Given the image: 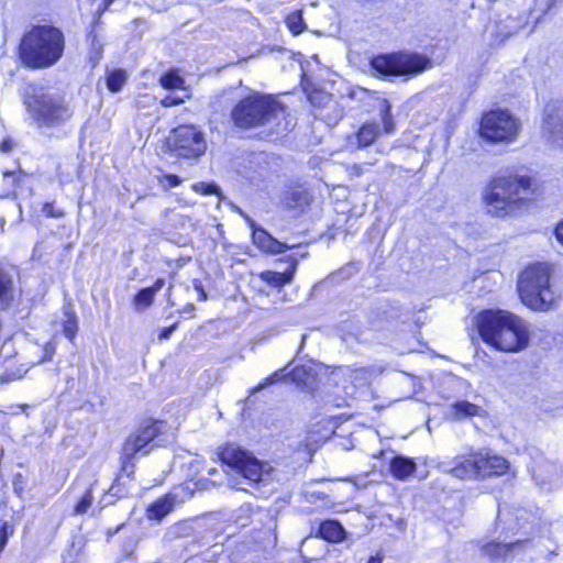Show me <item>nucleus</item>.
<instances>
[{
	"instance_id": "nucleus-1",
	"label": "nucleus",
	"mask_w": 563,
	"mask_h": 563,
	"mask_svg": "<svg viewBox=\"0 0 563 563\" xmlns=\"http://www.w3.org/2000/svg\"><path fill=\"white\" fill-rule=\"evenodd\" d=\"M477 328L485 343L503 352H518L528 346L525 320L506 310H486L478 314Z\"/></svg>"
},
{
	"instance_id": "nucleus-2",
	"label": "nucleus",
	"mask_w": 563,
	"mask_h": 563,
	"mask_svg": "<svg viewBox=\"0 0 563 563\" xmlns=\"http://www.w3.org/2000/svg\"><path fill=\"white\" fill-rule=\"evenodd\" d=\"M65 36L53 25H35L27 31L19 44V58L26 68L46 69L63 57Z\"/></svg>"
},
{
	"instance_id": "nucleus-3",
	"label": "nucleus",
	"mask_w": 563,
	"mask_h": 563,
	"mask_svg": "<svg viewBox=\"0 0 563 563\" xmlns=\"http://www.w3.org/2000/svg\"><path fill=\"white\" fill-rule=\"evenodd\" d=\"M24 106L32 124L40 130L63 126L74 114L63 95L44 88H33L25 96Z\"/></svg>"
},
{
	"instance_id": "nucleus-4",
	"label": "nucleus",
	"mask_w": 563,
	"mask_h": 563,
	"mask_svg": "<svg viewBox=\"0 0 563 563\" xmlns=\"http://www.w3.org/2000/svg\"><path fill=\"white\" fill-rule=\"evenodd\" d=\"M531 184L528 176L494 178L484 195L488 213L498 218L512 213L518 205L529 199Z\"/></svg>"
},
{
	"instance_id": "nucleus-5",
	"label": "nucleus",
	"mask_w": 563,
	"mask_h": 563,
	"mask_svg": "<svg viewBox=\"0 0 563 563\" xmlns=\"http://www.w3.org/2000/svg\"><path fill=\"white\" fill-rule=\"evenodd\" d=\"M286 108L275 97L254 93L243 98L232 110L234 124L250 129L266 124L279 125Z\"/></svg>"
},
{
	"instance_id": "nucleus-6",
	"label": "nucleus",
	"mask_w": 563,
	"mask_h": 563,
	"mask_svg": "<svg viewBox=\"0 0 563 563\" xmlns=\"http://www.w3.org/2000/svg\"><path fill=\"white\" fill-rule=\"evenodd\" d=\"M165 426L163 421L147 419L144 420L125 440L122 446L121 453V468L120 473L117 475L115 485H113L110 489L114 490V494H119V489H117V485L121 482L125 484L123 481L124 477L131 479L134 474L135 465L133 463L136 454H148L155 444L154 440L162 433V429Z\"/></svg>"
},
{
	"instance_id": "nucleus-7",
	"label": "nucleus",
	"mask_w": 563,
	"mask_h": 563,
	"mask_svg": "<svg viewBox=\"0 0 563 563\" xmlns=\"http://www.w3.org/2000/svg\"><path fill=\"white\" fill-rule=\"evenodd\" d=\"M550 268L538 263L528 266L518 280L521 301L533 310H548L555 301L554 292L549 284Z\"/></svg>"
},
{
	"instance_id": "nucleus-8",
	"label": "nucleus",
	"mask_w": 563,
	"mask_h": 563,
	"mask_svg": "<svg viewBox=\"0 0 563 563\" xmlns=\"http://www.w3.org/2000/svg\"><path fill=\"white\" fill-rule=\"evenodd\" d=\"M223 464L234 470L250 486L267 485L273 478V468L252 453L235 444H228L219 452Z\"/></svg>"
},
{
	"instance_id": "nucleus-9",
	"label": "nucleus",
	"mask_w": 563,
	"mask_h": 563,
	"mask_svg": "<svg viewBox=\"0 0 563 563\" xmlns=\"http://www.w3.org/2000/svg\"><path fill=\"white\" fill-rule=\"evenodd\" d=\"M431 65L427 56L418 53L378 55L371 60L372 68L383 76L417 75Z\"/></svg>"
},
{
	"instance_id": "nucleus-10",
	"label": "nucleus",
	"mask_w": 563,
	"mask_h": 563,
	"mask_svg": "<svg viewBox=\"0 0 563 563\" xmlns=\"http://www.w3.org/2000/svg\"><path fill=\"white\" fill-rule=\"evenodd\" d=\"M521 130L520 121L505 110H493L481 121L479 132L483 139L493 143H511Z\"/></svg>"
},
{
	"instance_id": "nucleus-11",
	"label": "nucleus",
	"mask_w": 563,
	"mask_h": 563,
	"mask_svg": "<svg viewBox=\"0 0 563 563\" xmlns=\"http://www.w3.org/2000/svg\"><path fill=\"white\" fill-rule=\"evenodd\" d=\"M168 144L178 157L197 158L206 151L203 135L192 125H180L173 131Z\"/></svg>"
},
{
	"instance_id": "nucleus-12",
	"label": "nucleus",
	"mask_w": 563,
	"mask_h": 563,
	"mask_svg": "<svg viewBox=\"0 0 563 563\" xmlns=\"http://www.w3.org/2000/svg\"><path fill=\"white\" fill-rule=\"evenodd\" d=\"M482 450L439 461L438 468L459 479H476L482 476Z\"/></svg>"
},
{
	"instance_id": "nucleus-13",
	"label": "nucleus",
	"mask_w": 563,
	"mask_h": 563,
	"mask_svg": "<svg viewBox=\"0 0 563 563\" xmlns=\"http://www.w3.org/2000/svg\"><path fill=\"white\" fill-rule=\"evenodd\" d=\"M542 128L549 142L563 144V101H551L545 106Z\"/></svg>"
},
{
	"instance_id": "nucleus-14",
	"label": "nucleus",
	"mask_w": 563,
	"mask_h": 563,
	"mask_svg": "<svg viewBox=\"0 0 563 563\" xmlns=\"http://www.w3.org/2000/svg\"><path fill=\"white\" fill-rule=\"evenodd\" d=\"M246 221L252 229L253 242L261 250L267 253L279 254L285 252L286 250L294 247V245H288L274 239L264 229L257 227L256 223L251 218L246 217Z\"/></svg>"
},
{
	"instance_id": "nucleus-15",
	"label": "nucleus",
	"mask_w": 563,
	"mask_h": 563,
	"mask_svg": "<svg viewBox=\"0 0 563 563\" xmlns=\"http://www.w3.org/2000/svg\"><path fill=\"white\" fill-rule=\"evenodd\" d=\"M482 476H501L509 470V462L500 456L493 455L488 450L482 449Z\"/></svg>"
},
{
	"instance_id": "nucleus-16",
	"label": "nucleus",
	"mask_w": 563,
	"mask_h": 563,
	"mask_svg": "<svg viewBox=\"0 0 563 563\" xmlns=\"http://www.w3.org/2000/svg\"><path fill=\"white\" fill-rule=\"evenodd\" d=\"M297 265V260L291 258L290 266L285 272L265 271L260 274V278L275 288H280L291 283Z\"/></svg>"
},
{
	"instance_id": "nucleus-17",
	"label": "nucleus",
	"mask_w": 563,
	"mask_h": 563,
	"mask_svg": "<svg viewBox=\"0 0 563 563\" xmlns=\"http://www.w3.org/2000/svg\"><path fill=\"white\" fill-rule=\"evenodd\" d=\"M15 298L14 280L11 273L0 267V310L8 309Z\"/></svg>"
},
{
	"instance_id": "nucleus-18",
	"label": "nucleus",
	"mask_w": 563,
	"mask_h": 563,
	"mask_svg": "<svg viewBox=\"0 0 563 563\" xmlns=\"http://www.w3.org/2000/svg\"><path fill=\"white\" fill-rule=\"evenodd\" d=\"M177 503L176 495L167 494L153 504H151L147 508V516L150 519L161 520L170 511H173L175 505Z\"/></svg>"
},
{
	"instance_id": "nucleus-19",
	"label": "nucleus",
	"mask_w": 563,
	"mask_h": 563,
	"mask_svg": "<svg viewBox=\"0 0 563 563\" xmlns=\"http://www.w3.org/2000/svg\"><path fill=\"white\" fill-rule=\"evenodd\" d=\"M318 536L328 542H341L345 531L339 521L329 519L320 523Z\"/></svg>"
},
{
	"instance_id": "nucleus-20",
	"label": "nucleus",
	"mask_w": 563,
	"mask_h": 563,
	"mask_svg": "<svg viewBox=\"0 0 563 563\" xmlns=\"http://www.w3.org/2000/svg\"><path fill=\"white\" fill-rule=\"evenodd\" d=\"M451 408L452 416L457 420L472 417H483L485 415V410L483 407L477 406L467 400H459L454 402Z\"/></svg>"
},
{
	"instance_id": "nucleus-21",
	"label": "nucleus",
	"mask_w": 563,
	"mask_h": 563,
	"mask_svg": "<svg viewBox=\"0 0 563 563\" xmlns=\"http://www.w3.org/2000/svg\"><path fill=\"white\" fill-rule=\"evenodd\" d=\"M417 466L412 459L405 456H395L390 462L391 474L400 481L408 478L415 473Z\"/></svg>"
},
{
	"instance_id": "nucleus-22",
	"label": "nucleus",
	"mask_w": 563,
	"mask_h": 563,
	"mask_svg": "<svg viewBox=\"0 0 563 563\" xmlns=\"http://www.w3.org/2000/svg\"><path fill=\"white\" fill-rule=\"evenodd\" d=\"M523 544L521 540H516L514 542H490L487 543L483 551L486 555L493 559L506 558L509 553H511L515 549L520 548Z\"/></svg>"
},
{
	"instance_id": "nucleus-23",
	"label": "nucleus",
	"mask_w": 563,
	"mask_h": 563,
	"mask_svg": "<svg viewBox=\"0 0 563 563\" xmlns=\"http://www.w3.org/2000/svg\"><path fill=\"white\" fill-rule=\"evenodd\" d=\"M310 203L309 192L303 188L289 190L285 196V205L289 209H302Z\"/></svg>"
},
{
	"instance_id": "nucleus-24",
	"label": "nucleus",
	"mask_w": 563,
	"mask_h": 563,
	"mask_svg": "<svg viewBox=\"0 0 563 563\" xmlns=\"http://www.w3.org/2000/svg\"><path fill=\"white\" fill-rule=\"evenodd\" d=\"M379 133V128L376 123H365L356 134L357 143L360 146L371 145Z\"/></svg>"
},
{
	"instance_id": "nucleus-25",
	"label": "nucleus",
	"mask_w": 563,
	"mask_h": 563,
	"mask_svg": "<svg viewBox=\"0 0 563 563\" xmlns=\"http://www.w3.org/2000/svg\"><path fill=\"white\" fill-rule=\"evenodd\" d=\"M155 294L148 287L141 289L133 298V306L136 311H143L154 301Z\"/></svg>"
},
{
	"instance_id": "nucleus-26",
	"label": "nucleus",
	"mask_w": 563,
	"mask_h": 563,
	"mask_svg": "<svg viewBox=\"0 0 563 563\" xmlns=\"http://www.w3.org/2000/svg\"><path fill=\"white\" fill-rule=\"evenodd\" d=\"M126 73L122 69L111 71L107 78V86L112 92L120 91L126 82Z\"/></svg>"
},
{
	"instance_id": "nucleus-27",
	"label": "nucleus",
	"mask_w": 563,
	"mask_h": 563,
	"mask_svg": "<svg viewBox=\"0 0 563 563\" xmlns=\"http://www.w3.org/2000/svg\"><path fill=\"white\" fill-rule=\"evenodd\" d=\"M90 46H89V60L92 67L101 59L103 53V45L101 41L97 37L96 34L90 33L89 35Z\"/></svg>"
},
{
	"instance_id": "nucleus-28",
	"label": "nucleus",
	"mask_w": 563,
	"mask_h": 563,
	"mask_svg": "<svg viewBox=\"0 0 563 563\" xmlns=\"http://www.w3.org/2000/svg\"><path fill=\"white\" fill-rule=\"evenodd\" d=\"M380 115H382V121H383V125H384V131L387 134L393 133L395 130V123H394V120H393V117L390 113V104L388 103L387 100L383 101V108L380 109Z\"/></svg>"
},
{
	"instance_id": "nucleus-29",
	"label": "nucleus",
	"mask_w": 563,
	"mask_h": 563,
	"mask_svg": "<svg viewBox=\"0 0 563 563\" xmlns=\"http://www.w3.org/2000/svg\"><path fill=\"white\" fill-rule=\"evenodd\" d=\"M25 177V175L19 170V174L15 172H3V183L4 186L14 191L21 184L22 179Z\"/></svg>"
},
{
	"instance_id": "nucleus-30",
	"label": "nucleus",
	"mask_w": 563,
	"mask_h": 563,
	"mask_svg": "<svg viewBox=\"0 0 563 563\" xmlns=\"http://www.w3.org/2000/svg\"><path fill=\"white\" fill-rule=\"evenodd\" d=\"M161 85L166 89H179L184 85V79L174 73L165 74L161 77Z\"/></svg>"
},
{
	"instance_id": "nucleus-31",
	"label": "nucleus",
	"mask_w": 563,
	"mask_h": 563,
	"mask_svg": "<svg viewBox=\"0 0 563 563\" xmlns=\"http://www.w3.org/2000/svg\"><path fill=\"white\" fill-rule=\"evenodd\" d=\"M285 368L274 372L271 376L264 378L258 385L251 389V394L260 391L265 387L282 380L286 375L284 374Z\"/></svg>"
},
{
	"instance_id": "nucleus-32",
	"label": "nucleus",
	"mask_w": 563,
	"mask_h": 563,
	"mask_svg": "<svg viewBox=\"0 0 563 563\" xmlns=\"http://www.w3.org/2000/svg\"><path fill=\"white\" fill-rule=\"evenodd\" d=\"M67 320L64 322V334L67 339L73 340L77 333V319L75 314L66 313Z\"/></svg>"
},
{
	"instance_id": "nucleus-33",
	"label": "nucleus",
	"mask_w": 563,
	"mask_h": 563,
	"mask_svg": "<svg viewBox=\"0 0 563 563\" xmlns=\"http://www.w3.org/2000/svg\"><path fill=\"white\" fill-rule=\"evenodd\" d=\"M92 500H93V496H92L91 489L89 488L86 490L84 496L80 498V500L76 505L75 512L77 515L86 514L87 510L89 509V507L91 506Z\"/></svg>"
},
{
	"instance_id": "nucleus-34",
	"label": "nucleus",
	"mask_w": 563,
	"mask_h": 563,
	"mask_svg": "<svg viewBox=\"0 0 563 563\" xmlns=\"http://www.w3.org/2000/svg\"><path fill=\"white\" fill-rule=\"evenodd\" d=\"M287 25L294 34H299L303 30V20L300 13L290 14L287 18Z\"/></svg>"
},
{
	"instance_id": "nucleus-35",
	"label": "nucleus",
	"mask_w": 563,
	"mask_h": 563,
	"mask_svg": "<svg viewBox=\"0 0 563 563\" xmlns=\"http://www.w3.org/2000/svg\"><path fill=\"white\" fill-rule=\"evenodd\" d=\"M25 373H26V369L21 368V367L16 368L14 371L7 369L3 374L0 375V383L5 384V383H10L15 379H20L25 375Z\"/></svg>"
},
{
	"instance_id": "nucleus-36",
	"label": "nucleus",
	"mask_w": 563,
	"mask_h": 563,
	"mask_svg": "<svg viewBox=\"0 0 563 563\" xmlns=\"http://www.w3.org/2000/svg\"><path fill=\"white\" fill-rule=\"evenodd\" d=\"M194 189L203 195H219L220 188L216 184L198 183L194 185Z\"/></svg>"
},
{
	"instance_id": "nucleus-37",
	"label": "nucleus",
	"mask_w": 563,
	"mask_h": 563,
	"mask_svg": "<svg viewBox=\"0 0 563 563\" xmlns=\"http://www.w3.org/2000/svg\"><path fill=\"white\" fill-rule=\"evenodd\" d=\"M42 212L48 218H62L64 216V211L56 208L52 202H46L42 208Z\"/></svg>"
},
{
	"instance_id": "nucleus-38",
	"label": "nucleus",
	"mask_w": 563,
	"mask_h": 563,
	"mask_svg": "<svg viewBox=\"0 0 563 563\" xmlns=\"http://www.w3.org/2000/svg\"><path fill=\"white\" fill-rule=\"evenodd\" d=\"M8 525L4 522L1 527H0V553L2 552V550L5 548L7 545V541H8Z\"/></svg>"
},
{
	"instance_id": "nucleus-39",
	"label": "nucleus",
	"mask_w": 563,
	"mask_h": 563,
	"mask_svg": "<svg viewBox=\"0 0 563 563\" xmlns=\"http://www.w3.org/2000/svg\"><path fill=\"white\" fill-rule=\"evenodd\" d=\"M178 323H174L172 324L170 327H167V328H163L158 334V339L159 340H167L172 333L176 330Z\"/></svg>"
},
{
	"instance_id": "nucleus-40",
	"label": "nucleus",
	"mask_w": 563,
	"mask_h": 563,
	"mask_svg": "<svg viewBox=\"0 0 563 563\" xmlns=\"http://www.w3.org/2000/svg\"><path fill=\"white\" fill-rule=\"evenodd\" d=\"M305 374L306 369L303 367H295L290 373L295 382H303Z\"/></svg>"
},
{
	"instance_id": "nucleus-41",
	"label": "nucleus",
	"mask_w": 563,
	"mask_h": 563,
	"mask_svg": "<svg viewBox=\"0 0 563 563\" xmlns=\"http://www.w3.org/2000/svg\"><path fill=\"white\" fill-rule=\"evenodd\" d=\"M180 102H183L181 99L179 98H176V97H173V96H167L165 97L161 103L163 107H173V106H176V104H179Z\"/></svg>"
},
{
	"instance_id": "nucleus-42",
	"label": "nucleus",
	"mask_w": 563,
	"mask_h": 563,
	"mask_svg": "<svg viewBox=\"0 0 563 563\" xmlns=\"http://www.w3.org/2000/svg\"><path fill=\"white\" fill-rule=\"evenodd\" d=\"M163 178L168 187H176L181 183V179L177 175H164Z\"/></svg>"
},
{
	"instance_id": "nucleus-43",
	"label": "nucleus",
	"mask_w": 563,
	"mask_h": 563,
	"mask_svg": "<svg viewBox=\"0 0 563 563\" xmlns=\"http://www.w3.org/2000/svg\"><path fill=\"white\" fill-rule=\"evenodd\" d=\"M194 288L199 292V300H201V301L207 300L208 296H207V292L205 291L200 280H198V279L194 280Z\"/></svg>"
},
{
	"instance_id": "nucleus-44",
	"label": "nucleus",
	"mask_w": 563,
	"mask_h": 563,
	"mask_svg": "<svg viewBox=\"0 0 563 563\" xmlns=\"http://www.w3.org/2000/svg\"><path fill=\"white\" fill-rule=\"evenodd\" d=\"M14 147V143L12 140L8 139V140H3L1 143H0V151L2 153H10Z\"/></svg>"
},
{
	"instance_id": "nucleus-45",
	"label": "nucleus",
	"mask_w": 563,
	"mask_h": 563,
	"mask_svg": "<svg viewBox=\"0 0 563 563\" xmlns=\"http://www.w3.org/2000/svg\"><path fill=\"white\" fill-rule=\"evenodd\" d=\"M165 285V280L163 278H157L156 282L148 287L156 295Z\"/></svg>"
},
{
	"instance_id": "nucleus-46",
	"label": "nucleus",
	"mask_w": 563,
	"mask_h": 563,
	"mask_svg": "<svg viewBox=\"0 0 563 563\" xmlns=\"http://www.w3.org/2000/svg\"><path fill=\"white\" fill-rule=\"evenodd\" d=\"M554 233L558 241L563 244V221L556 225Z\"/></svg>"
},
{
	"instance_id": "nucleus-47",
	"label": "nucleus",
	"mask_w": 563,
	"mask_h": 563,
	"mask_svg": "<svg viewBox=\"0 0 563 563\" xmlns=\"http://www.w3.org/2000/svg\"><path fill=\"white\" fill-rule=\"evenodd\" d=\"M195 310V306L192 303H187L183 308V312L190 313Z\"/></svg>"
},
{
	"instance_id": "nucleus-48",
	"label": "nucleus",
	"mask_w": 563,
	"mask_h": 563,
	"mask_svg": "<svg viewBox=\"0 0 563 563\" xmlns=\"http://www.w3.org/2000/svg\"><path fill=\"white\" fill-rule=\"evenodd\" d=\"M367 563H382V558H379L378 555L371 556Z\"/></svg>"
},
{
	"instance_id": "nucleus-49",
	"label": "nucleus",
	"mask_w": 563,
	"mask_h": 563,
	"mask_svg": "<svg viewBox=\"0 0 563 563\" xmlns=\"http://www.w3.org/2000/svg\"><path fill=\"white\" fill-rule=\"evenodd\" d=\"M3 223H4V221H3V220H1V221H0V227H3Z\"/></svg>"
}]
</instances>
